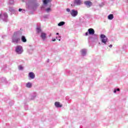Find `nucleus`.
Masks as SVG:
<instances>
[{
    "instance_id": "nucleus-1",
    "label": "nucleus",
    "mask_w": 128,
    "mask_h": 128,
    "mask_svg": "<svg viewBox=\"0 0 128 128\" xmlns=\"http://www.w3.org/2000/svg\"><path fill=\"white\" fill-rule=\"evenodd\" d=\"M24 0H22L23 2ZM26 5L28 6V8L32 10H36L40 6V4L36 0H29Z\"/></svg>"
},
{
    "instance_id": "nucleus-2",
    "label": "nucleus",
    "mask_w": 128,
    "mask_h": 128,
    "mask_svg": "<svg viewBox=\"0 0 128 128\" xmlns=\"http://www.w3.org/2000/svg\"><path fill=\"white\" fill-rule=\"evenodd\" d=\"M20 32L18 31L14 32L13 36L12 38V42L13 44H18L20 42Z\"/></svg>"
},
{
    "instance_id": "nucleus-3",
    "label": "nucleus",
    "mask_w": 128,
    "mask_h": 128,
    "mask_svg": "<svg viewBox=\"0 0 128 128\" xmlns=\"http://www.w3.org/2000/svg\"><path fill=\"white\" fill-rule=\"evenodd\" d=\"M36 32L37 34H40V32H41L40 36L43 42H46V34L42 32V29L40 27L36 28Z\"/></svg>"
},
{
    "instance_id": "nucleus-4",
    "label": "nucleus",
    "mask_w": 128,
    "mask_h": 128,
    "mask_svg": "<svg viewBox=\"0 0 128 128\" xmlns=\"http://www.w3.org/2000/svg\"><path fill=\"white\" fill-rule=\"evenodd\" d=\"M88 32L89 34L94 35L92 37V38H94L93 42H98V36L96 34H94V30L92 28H90L88 30Z\"/></svg>"
},
{
    "instance_id": "nucleus-5",
    "label": "nucleus",
    "mask_w": 128,
    "mask_h": 128,
    "mask_svg": "<svg viewBox=\"0 0 128 128\" xmlns=\"http://www.w3.org/2000/svg\"><path fill=\"white\" fill-rule=\"evenodd\" d=\"M100 38H101L102 44H103V46L108 44V37H106V35L102 34L100 36Z\"/></svg>"
},
{
    "instance_id": "nucleus-6",
    "label": "nucleus",
    "mask_w": 128,
    "mask_h": 128,
    "mask_svg": "<svg viewBox=\"0 0 128 128\" xmlns=\"http://www.w3.org/2000/svg\"><path fill=\"white\" fill-rule=\"evenodd\" d=\"M22 52H24L22 46H17L16 48V52L18 54H22Z\"/></svg>"
},
{
    "instance_id": "nucleus-7",
    "label": "nucleus",
    "mask_w": 128,
    "mask_h": 128,
    "mask_svg": "<svg viewBox=\"0 0 128 128\" xmlns=\"http://www.w3.org/2000/svg\"><path fill=\"white\" fill-rule=\"evenodd\" d=\"M70 14L72 18H76L78 14V12L76 10L72 9L71 10Z\"/></svg>"
},
{
    "instance_id": "nucleus-8",
    "label": "nucleus",
    "mask_w": 128,
    "mask_h": 128,
    "mask_svg": "<svg viewBox=\"0 0 128 128\" xmlns=\"http://www.w3.org/2000/svg\"><path fill=\"white\" fill-rule=\"evenodd\" d=\"M1 16V18H2L4 22H8V13L7 12H4L2 15H0V16Z\"/></svg>"
},
{
    "instance_id": "nucleus-9",
    "label": "nucleus",
    "mask_w": 128,
    "mask_h": 128,
    "mask_svg": "<svg viewBox=\"0 0 128 128\" xmlns=\"http://www.w3.org/2000/svg\"><path fill=\"white\" fill-rule=\"evenodd\" d=\"M84 4L86 6L87 8H90L92 6V2L90 0L85 1Z\"/></svg>"
},
{
    "instance_id": "nucleus-10",
    "label": "nucleus",
    "mask_w": 128,
    "mask_h": 128,
    "mask_svg": "<svg viewBox=\"0 0 128 128\" xmlns=\"http://www.w3.org/2000/svg\"><path fill=\"white\" fill-rule=\"evenodd\" d=\"M28 76L29 78V80H34V78H36V74L33 72H30L28 74Z\"/></svg>"
},
{
    "instance_id": "nucleus-11",
    "label": "nucleus",
    "mask_w": 128,
    "mask_h": 128,
    "mask_svg": "<svg viewBox=\"0 0 128 128\" xmlns=\"http://www.w3.org/2000/svg\"><path fill=\"white\" fill-rule=\"evenodd\" d=\"M74 4H76V6H80L82 4V1L80 0H74Z\"/></svg>"
},
{
    "instance_id": "nucleus-12",
    "label": "nucleus",
    "mask_w": 128,
    "mask_h": 128,
    "mask_svg": "<svg viewBox=\"0 0 128 128\" xmlns=\"http://www.w3.org/2000/svg\"><path fill=\"white\" fill-rule=\"evenodd\" d=\"M54 104L56 108H62V105L60 104V102H55Z\"/></svg>"
},
{
    "instance_id": "nucleus-13",
    "label": "nucleus",
    "mask_w": 128,
    "mask_h": 128,
    "mask_svg": "<svg viewBox=\"0 0 128 128\" xmlns=\"http://www.w3.org/2000/svg\"><path fill=\"white\" fill-rule=\"evenodd\" d=\"M81 54L83 56H84L86 54V50L82 49L81 50Z\"/></svg>"
},
{
    "instance_id": "nucleus-14",
    "label": "nucleus",
    "mask_w": 128,
    "mask_h": 128,
    "mask_svg": "<svg viewBox=\"0 0 128 128\" xmlns=\"http://www.w3.org/2000/svg\"><path fill=\"white\" fill-rule=\"evenodd\" d=\"M0 82H3L4 84H6L7 82L6 79L4 77L0 78Z\"/></svg>"
},
{
    "instance_id": "nucleus-15",
    "label": "nucleus",
    "mask_w": 128,
    "mask_h": 128,
    "mask_svg": "<svg viewBox=\"0 0 128 128\" xmlns=\"http://www.w3.org/2000/svg\"><path fill=\"white\" fill-rule=\"evenodd\" d=\"M32 86V84L30 83V82H28L26 84V87L28 88H30Z\"/></svg>"
},
{
    "instance_id": "nucleus-16",
    "label": "nucleus",
    "mask_w": 128,
    "mask_h": 128,
    "mask_svg": "<svg viewBox=\"0 0 128 128\" xmlns=\"http://www.w3.org/2000/svg\"><path fill=\"white\" fill-rule=\"evenodd\" d=\"M48 2H50V0H44L43 3L44 6H46Z\"/></svg>"
},
{
    "instance_id": "nucleus-17",
    "label": "nucleus",
    "mask_w": 128,
    "mask_h": 128,
    "mask_svg": "<svg viewBox=\"0 0 128 128\" xmlns=\"http://www.w3.org/2000/svg\"><path fill=\"white\" fill-rule=\"evenodd\" d=\"M21 40L22 42H26V36H22L21 38Z\"/></svg>"
},
{
    "instance_id": "nucleus-18",
    "label": "nucleus",
    "mask_w": 128,
    "mask_h": 128,
    "mask_svg": "<svg viewBox=\"0 0 128 128\" xmlns=\"http://www.w3.org/2000/svg\"><path fill=\"white\" fill-rule=\"evenodd\" d=\"M66 24V22H60L58 24V26H64Z\"/></svg>"
},
{
    "instance_id": "nucleus-19",
    "label": "nucleus",
    "mask_w": 128,
    "mask_h": 128,
    "mask_svg": "<svg viewBox=\"0 0 128 128\" xmlns=\"http://www.w3.org/2000/svg\"><path fill=\"white\" fill-rule=\"evenodd\" d=\"M114 19V14H110L108 16V20H112Z\"/></svg>"
},
{
    "instance_id": "nucleus-20",
    "label": "nucleus",
    "mask_w": 128,
    "mask_h": 128,
    "mask_svg": "<svg viewBox=\"0 0 128 128\" xmlns=\"http://www.w3.org/2000/svg\"><path fill=\"white\" fill-rule=\"evenodd\" d=\"M14 0H9L8 2V4L12 5L14 4Z\"/></svg>"
},
{
    "instance_id": "nucleus-21",
    "label": "nucleus",
    "mask_w": 128,
    "mask_h": 128,
    "mask_svg": "<svg viewBox=\"0 0 128 128\" xmlns=\"http://www.w3.org/2000/svg\"><path fill=\"white\" fill-rule=\"evenodd\" d=\"M18 70H24V67H22V65H20L18 66Z\"/></svg>"
},
{
    "instance_id": "nucleus-22",
    "label": "nucleus",
    "mask_w": 128,
    "mask_h": 128,
    "mask_svg": "<svg viewBox=\"0 0 128 128\" xmlns=\"http://www.w3.org/2000/svg\"><path fill=\"white\" fill-rule=\"evenodd\" d=\"M46 12H52V8H47L46 10Z\"/></svg>"
},
{
    "instance_id": "nucleus-23",
    "label": "nucleus",
    "mask_w": 128,
    "mask_h": 128,
    "mask_svg": "<svg viewBox=\"0 0 128 128\" xmlns=\"http://www.w3.org/2000/svg\"><path fill=\"white\" fill-rule=\"evenodd\" d=\"M18 12H22L23 14L26 12V10H22V8H19Z\"/></svg>"
},
{
    "instance_id": "nucleus-24",
    "label": "nucleus",
    "mask_w": 128,
    "mask_h": 128,
    "mask_svg": "<svg viewBox=\"0 0 128 128\" xmlns=\"http://www.w3.org/2000/svg\"><path fill=\"white\" fill-rule=\"evenodd\" d=\"M120 88H116V89H114V94H116V92H120Z\"/></svg>"
},
{
    "instance_id": "nucleus-25",
    "label": "nucleus",
    "mask_w": 128,
    "mask_h": 128,
    "mask_svg": "<svg viewBox=\"0 0 128 128\" xmlns=\"http://www.w3.org/2000/svg\"><path fill=\"white\" fill-rule=\"evenodd\" d=\"M36 96V94H34V96H32L31 100H34Z\"/></svg>"
},
{
    "instance_id": "nucleus-26",
    "label": "nucleus",
    "mask_w": 128,
    "mask_h": 128,
    "mask_svg": "<svg viewBox=\"0 0 128 128\" xmlns=\"http://www.w3.org/2000/svg\"><path fill=\"white\" fill-rule=\"evenodd\" d=\"M9 11L10 12H14V8L12 7H10L9 8Z\"/></svg>"
},
{
    "instance_id": "nucleus-27",
    "label": "nucleus",
    "mask_w": 128,
    "mask_h": 128,
    "mask_svg": "<svg viewBox=\"0 0 128 128\" xmlns=\"http://www.w3.org/2000/svg\"><path fill=\"white\" fill-rule=\"evenodd\" d=\"M66 12H71V10H70V8H67L66 9Z\"/></svg>"
},
{
    "instance_id": "nucleus-28",
    "label": "nucleus",
    "mask_w": 128,
    "mask_h": 128,
    "mask_svg": "<svg viewBox=\"0 0 128 128\" xmlns=\"http://www.w3.org/2000/svg\"><path fill=\"white\" fill-rule=\"evenodd\" d=\"M56 39L58 40H59V42H60V40H62V38H60V36L59 37H56Z\"/></svg>"
},
{
    "instance_id": "nucleus-29",
    "label": "nucleus",
    "mask_w": 128,
    "mask_h": 128,
    "mask_svg": "<svg viewBox=\"0 0 128 128\" xmlns=\"http://www.w3.org/2000/svg\"><path fill=\"white\" fill-rule=\"evenodd\" d=\"M44 18H48V15H45L44 16Z\"/></svg>"
},
{
    "instance_id": "nucleus-30",
    "label": "nucleus",
    "mask_w": 128,
    "mask_h": 128,
    "mask_svg": "<svg viewBox=\"0 0 128 128\" xmlns=\"http://www.w3.org/2000/svg\"><path fill=\"white\" fill-rule=\"evenodd\" d=\"M88 32H86V34H85V36H88Z\"/></svg>"
},
{
    "instance_id": "nucleus-31",
    "label": "nucleus",
    "mask_w": 128,
    "mask_h": 128,
    "mask_svg": "<svg viewBox=\"0 0 128 128\" xmlns=\"http://www.w3.org/2000/svg\"><path fill=\"white\" fill-rule=\"evenodd\" d=\"M52 42H56V38H52Z\"/></svg>"
},
{
    "instance_id": "nucleus-32",
    "label": "nucleus",
    "mask_w": 128,
    "mask_h": 128,
    "mask_svg": "<svg viewBox=\"0 0 128 128\" xmlns=\"http://www.w3.org/2000/svg\"><path fill=\"white\" fill-rule=\"evenodd\" d=\"M44 6H42L41 7V10H44Z\"/></svg>"
},
{
    "instance_id": "nucleus-33",
    "label": "nucleus",
    "mask_w": 128,
    "mask_h": 128,
    "mask_svg": "<svg viewBox=\"0 0 128 128\" xmlns=\"http://www.w3.org/2000/svg\"><path fill=\"white\" fill-rule=\"evenodd\" d=\"M109 48H112V44H110L109 46Z\"/></svg>"
},
{
    "instance_id": "nucleus-34",
    "label": "nucleus",
    "mask_w": 128,
    "mask_h": 128,
    "mask_svg": "<svg viewBox=\"0 0 128 128\" xmlns=\"http://www.w3.org/2000/svg\"><path fill=\"white\" fill-rule=\"evenodd\" d=\"M47 62H50V59H48Z\"/></svg>"
},
{
    "instance_id": "nucleus-35",
    "label": "nucleus",
    "mask_w": 128,
    "mask_h": 128,
    "mask_svg": "<svg viewBox=\"0 0 128 128\" xmlns=\"http://www.w3.org/2000/svg\"><path fill=\"white\" fill-rule=\"evenodd\" d=\"M56 34L57 36H58V35L60 34H59L58 32H57V33Z\"/></svg>"
},
{
    "instance_id": "nucleus-36",
    "label": "nucleus",
    "mask_w": 128,
    "mask_h": 128,
    "mask_svg": "<svg viewBox=\"0 0 128 128\" xmlns=\"http://www.w3.org/2000/svg\"><path fill=\"white\" fill-rule=\"evenodd\" d=\"M50 36H52V34H50L49 35L50 38Z\"/></svg>"
},
{
    "instance_id": "nucleus-37",
    "label": "nucleus",
    "mask_w": 128,
    "mask_h": 128,
    "mask_svg": "<svg viewBox=\"0 0 128 128\" xmlns=\"http://www.w3.org/2000/svg\"><path fill=\"white\" fill-rule=\"evenodd\" d=\"M99 44H100V42H99Z\"/></svg>"
}]
</instances>
